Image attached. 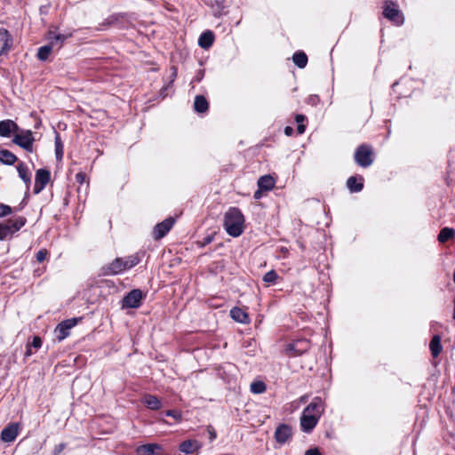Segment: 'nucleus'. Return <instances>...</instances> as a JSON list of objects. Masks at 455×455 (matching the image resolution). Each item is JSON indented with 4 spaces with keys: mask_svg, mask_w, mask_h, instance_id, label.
<instances>
[{
    "mask_svg": "<svg viewBox=\"0 0 455 455\" xmlns=\"http://www.w3.org/2000/svg\"><path fill=\"white\" fill-rule=\"evenodd\" d=\"M323 400L316 396L303 410L300 417V427L305 433H310L317 425L319 419L323 412Z\"/></svg>",
    "mask_w": 455,
    "mask_h": 455,
    "instance_id": "f257e3e1",
    "label": "nucleus"
},
{
    "mask_svg": "<svg viewBox=\"0 0 455 455\" xmlns=\"http://www.w3.org/2000/svg\"><path fill=\"white\" fill-rule=\"evenodd\" d=\"M244 216L237 207H230L224 215L223 227L233 237L240 236L244 230Z\"/></svg>",
    "mask_w": 455,
    "mask_h": 455,
    "instance_id": "f03ea898",
    "label": "nucleus"
},
{
    "mask_svg": "<svg viewBox=\"0 0 455 455\" xmlns=\"http://www.w3.org/2000/svg\"><path fill=\"white\" fill-rule=\"evenodd\" d=\"M27 219L23 216H18L14 219H9L0 223V240L11 239L13 235L25 226Z\"/></svg>",
    "mask_w": 455,
    "mask_h": 455,
    "instance_id": "7ed1b4c3",
    "label": "nucleus"
},
{
    "mask_svg": "<svg viewBox=\"0 0 455 455\" xmlns=\"http://www.w3.org/2000/svg\"><path fill=\"white\" fill-rule=\"evenodd\" d=\"M34 133L30 130L20 129L16 132L12 143L23 148L27 152H33V144L35 142Z\"/></svg>",
    "mask_w": 455,
    "mask_h": 455,
    "instance_id": "20e7f679",
    "label": "nucleus"
},
{
    "mask_svg": "<svg viewBox=\"0 0 455 455\" xmlns=\"http://www.w3.org/2000/svg\"><path fill=\"white\" fill-rule=\"evenodd\" d=\"M383 16L396 26H401L404 22L403 12L393 1H386L384 3Z\"/></svg>",
    "mask_w": 455,
    "mask_h": 455,
    "instance_id": "39448f33",
    "label": "nucleus"
},
{
    "mask_svg": "<svg viewBox=\"0 0 455 455\" xmlns=\"http://www.w3.org/2000/svg\"><path fill=\"white\" fill-rule=\"evenodd\" d=\"M355 163L363 167L367 168L373 163L371 148L366 144L360 145L354 155Z\"/></svg>",
    "mask_w": 455,
    "mask_h": 455,
    "instance_id": "423d86ee",
    "label": "nucleus"
},
{
    "mask_svg": "<svg viewBox=\"0 0 455 455\" xmlns=\"http://www.w3.org/2000/svg\"><path fill=\"white\" fill-rule=\"evenodd\" d=\"M310 348V342L307 339H293L285 346V353L289 356H299Z\"/></svg>",
    "mask_w": 455,
    "mask_h": 455,
    "instance_id": "0eeeda50",
    "label": "nucleus"
},
{
    "mask_svg": "<svg viewBox=\"0 0 455 455\" xmlns=\"http://www.w3.org/2000/svg\"><path fill=\"white\" fill-rule=\"evenodd\" d=\"M143 298L144 294L140 289H133L123 298L122 308H138Z\"/></svg>",
    "mask_w": 455,
    "mask_h": 455,
    "instance_id": "6e6552de",
    "label": "nucleus"
},
{
    "mask_svg": "<svg viewBox=\"0 0 455 455\" xmlns=\"http://www.w3.org/2000/svg\"><path fill=\"white\" fill-rule=\"evenodd\" d=\"M80 319L75 317L60 322L54 330L58 341L65 339L69 335V331L77 324Z\"/></svg>",
    "mask_w": 455,
    "mask_h": 455,
    "instance_id": "1a4fd4ad",
    "label": "nucleus"
},
{
    "mask_svg": "<svg viewBox=\"0 0 455 455\" xmlns=\"http://www.w3.org/2000/svg\"><path fill=\"white\" fill-rule=\"evenodd\" d=\"M50 180V171L44 168L38 169L35 177L34 194L37 195L41 193L49 183Z\"/></svg>",
    "mask_w": 455,
    "mask_h": 455,
    "instance_id": "9d476101",
    "label": "nucleus"
},
{
    "mask_svg": "<svg viewBox=\"0 0 455 455\" xmlns=\"http://www.w3.org/2000/svg\"><path fill=\"white\" fill-rule=\"evenodd\" d=\"M124 265V259L123 258H116L109 264L102 267L101 271L104 275H116L122 274L128 268Z\"/></svg>",
    "mask_w": 455,
    "mask_h": 455,
    "instance_id": "9b49d317",
    "label": "nucleus"
},
{
    "mask_svg": "<svg viewBox=\"0 0 455 455\" xmlns=\"http://www.w3.org/2000/svg\"><path fill=\"white\" fill-rule=\"evenodd\" d=\"M174 222V219L169 217L165 219L164 221L156 224L153 231L154 238L156 240H159L164 237L172 228Z\"/></svg>",
    "mask_w": 455,
    "mask_h": 455,
    "instance_id": "f8f14e48",
    "label": "nucleus"
},
{
    "mask_svg": "<svg viewBox=\"0 0 455 455\" xmlns=\"http://www.w3.org/2000/svg\"><path fill=\"white\" fill-rule=\"evenodd\" d=\"M292 435V429L287 424H280L275 431V441L279 444H284L287 443Z\"/></svg>",
    "mask_w": 455,
    "mask_h": 455,
    "instance_id": "ddd939ff",
    "label": "nucleus"
},
{
    "mask_svg": "<svg viewBox=\"0 0 455 455\" xmlns=\"http://www.w3.org/2000/svg\"><path fill=\"white\" fill-rule=\"evenodd\" d=\"M12 46V36L6 28H0V55L7 54Z\"/></svg>",
    "mask_w": 455,
    "mask_h": 455,
    "instance_id": "4468645a",
    "label": "nucleus"
},
{
    "mask_svg": "<svg viewBox=\"0 0 455 455\" xmlns=\"http://www.w3.org/2000/svg\"><path fill=\"white\" fill-rule=\"evenodd\" d=\"M19 434V424L11 423L7 425L1 432V440L5 443L13 442Z\"/></svg>",
    "mask_w": 455,
    "mask_h": 455,
    "instance_id": "2eb2a0df",
    "label": "nucleus"
},
{
    "mask_svg": "<svg viewBox=\"0 0 455 455\" xmlns=\"http://www.w3.org/2000/svg\"><path fill=\"white\" fill-rule=\"evenodd\" d=\"M20 131L19 125L11 119L0 121V136L10 137L12 132Z\"/></svg>",
    "mask_w": 455,
    "mask_h": 455,
    "instance_id": "dca6fc26",
    "label": "nucleus"
},
{
    "mask_svg": "<svg viewBox=\"0 0 455 455\" xmlns=\"http://www.w3.org/2000/svg\"><path fill=\"white\" fill-rule=\"evenodd\" d=\"M363 181L362 175L351 176L347 180V187L351 193H358L363 188Z\"/></svg>",
    "mask_w": 455,
    "mask_h": 455,
    "instance_id": "f3484780",
    "label": "nucleus"
},
{
    "mask_svg": "<svg viewBox=\"0 0 455 455\" xmlns=\"http://www.w3.org/2000/svg\"><path fill=\"white\" fill-rule=\"evenodd\" d=\"M142 403L148 409L152 411H158L163 406L161 400L157 396L151 394L144 395L142 397Z\"/></svg>",
    "mask_w": 455,
    "mask_h": 455,
    "instance_id": "a211bd4d",
    "label": "nucleus"
},
{
    "mask_svg": "<svg viewBox=\"0 0 455 455\" xmlns=\"http://www.w3.org/2000/svg\"><path fill=\"white\" fill-rule=\"evenodd\" d=\"M47 38L49 44L53 48L60 49L68 36L62 34H57L54 31H49Z\"/></svg>",
    "mask_w": 455,
    "mask_h": 455,
    "instance_id": "6ab92c4d",
    "label": "nucleus"
},
{
    "mask_svg": "<svg viewBox=\"0 0 455 455\" xmlns=\"http://www.w3.org/2000/svg\"><path fill=\"white\" fill-rule=\"evenodd\" d=\"M162 447L158 443H147L140 445L136 448V455H154L156 451L161 450Z\"/></svg>",
    "mask_w": 455,
    "mask_h": 455,
    "instance_id": "aec40b11",
    "label": "nucleus"
},
{
    "mask_svg": "<svg viewBox=\"0 0 455 455\" xmlns=\"http://www.w3.org/2000/svg\"><path fill=\"white\" fill-rule=\"evenodd\" d=\"M230 315L235 322L241 323H248L250 322L248 314L237 307H235L230 310Z\"/></svg>",
    "mask_w": 455,
    "mask_h": 455,
    "instance_id": "412c9836",
    "label": "nucleus"
},
{
    "mask_svg": "<svg viewBox=\"0 0 455 455\" xmlns=\"http://www.w3.org/2000/svg\"><path fill=\"white\" fill-rule=\"evenodd\" d=\"M17 171L19 177L24 181L27 188H28L31 184V174L28 166L23 162H20L17 165Z\"/></svg>",
    "mask_w": 455,
    "mask_h": 455,
    "instance_id": "4be33fe9",
    "label": "nucleus"
},
{
    "mask_svg": "<svg viewBox=\"0 0 455 455\" xmlns=\"http://www.w3.org/2000/svg\"><path fill=\"white\" fill-rule=\"evenodd\" d=\"M194 109L196 113L203 114L208 111L209 103L203 95H196L194 101Z\"/></svg>",
    "mask_w": 455,
    "mask_h": 455,
    "instance_id": "5701e85b",
    "label": "nucleus"
},
{
    "mask_svg": "<svg viewBox=\"0 0 455 455\" xmlns=\"http://www.w3.org/2000/svg\"><path fill=\"white\" fill-rule=\"evenodd\" d=\"M18 160V157L8 149H0V162L6 165H12Z\"/></svg>",
    "mask_w": 455,
    "mask_h": 455,
    "instance_id": "b1692460",
    "label": "nucleus"
},
{
    "mask_svg": "<svg viewBox=\"0 0 455 455\" xmlns=\"http://www.w3.org/2000/svg\"><path fill=\"white\" fill-rule=\"evenodd\" d=\"M143 256H144L143 251H138L134 254H132L125 258H123L124 259V266H126V267L128 269H131L141 261Z\"/></svg>",
    "mask_w": 455,
    "mask_h": 455,
    "instance_id": "393cba45",
    "label": "nucleus"
},
{
    "mask_svg": "<svg viewBox=\"0 0 455 455\" xmlns=\"http://www.w3.org/2000/svg\"><path fill=\"white\" fill-rule=\"evenodd\" d=\"M429 348L433 357H437L443 350L441 338L439 335H434L429 343Z\"/></svg>",
    "mask_w": 455,
    "mask_h": 455,
    "instance_id": "a878e982",
    "label": "nucleus"
},
{
    "mask_svg": "<svg viewBox=\"0 0 455 455\" xmlns=\"http://www.w3.org/2000/svg\"><path fill=\"white\" fill-rule=\"evenodd\" d=\"M213 41H214L213 33L210 30H207L200 36V37L198 39V44L202 48L207 49L213 44Z\"/></svg>",
    "mask_w": 455,
    "mask_h": 455,
    "instance_id": "bb28decb",
    "label": "nucleus"
},
{
    "mask_svg": "<svg viewBox=\"0 0 455 455\" xmlns=\"http://www.w3.org/2000/svg\"><path fill=\"white\" fill-rule=\"evenodd\" d=\"M275 180L270 175H264L258 180V188L264 191H270L275 187Z\"/></svg>",
    "mask_w": 455,
    "mask_h": 455,
    "instance_id": "cd10ccee",
    "label": "nucleus"
},
{
    "mask_svg": "<svg viewBox=\"0 0 455 455\" xmlns=\"http://www.w3.org/2000/svg\"><path fill=\"white\" fill-rule=\"evenodd\" d=\"M455 236V230L451 228H443L437 236L439 243H446L449 240L453 239Z\"/></svg>",
    "mask_w": 455,
    "mask_h": 455,
    "instance_id": "c85d7f7f",
    "label": "nucleus"
},
{
    "mask_svg": "<svg viewBox=\"0 0 455 455\" xmlns=\"http://www.w3.org/2000/svg\"><path fill=\"white\" fill-rule=\"evenodd\" d=\"M292 60L294 64L299 68H305L307 64V56L301 51L296 52L292 56Z\"/></svg>",
    "mask_w": 455,
    "mask_h": 455,
    "instance_id": "c756f323",
    "label": "nucleus"
},
{
    "mask_svg": "<svg viewBox=\"0 0 455 455\" xmlns=\"http://www.w3.org/2000/svg\"><path fill=\"white\" fill-rule=\"evenodd\" d=\"M197 448V443L193 440H186L183 441L180 444V451L183 453L189 454L192 453Z\"/></svg>",
    "mask_w": 455,
    "mask_h": 455,
    "instance_id": "7c9ffc66",
    "label": "nucleus"
},
{
    "mask_svg": "<svg viewBox=\"0 0 455 455\" xmlns=\"http://www.w3.org/2000/svg\"><path fill=\"white\" fill-rule=\"evenodd\" d=\"M52 50H53V47L49 44L46 45L41 46L38 49L37 53H36L37 59L42 61L47 60L51 52H52Z\"/></svg>",
    "mask_w": 455,
    "mask_h": 455,
    "instance_id": "2f4dec72",
    "label": "nucleus"
},
{
    "mask_svg": "<svg viewBox=\"0 0 455 455\" xmlns=\"http://www.w3.org/2000/svg\"><path fill=\"white\" fill-rule=\"evenodd\" d=\"M118 20V17L116 15H111L108 17L103 22L99 24V26L95 28L97 31H103L108 29L109 27L114 25Z\"/></svg>",
    "mask_w": 455,
    "mask_h": 455,
    "instance_id": "473e14b6",
    "label": "nucleus"
},
{
    "mask_svg": "<svg viewBox=\"0 0 455 455\" xmlns=\"http://www.w3.org/2000/svg\"><path fill=\"white\" fill-rule=\"evenodd\" d=\"M278 278H279V276H278L277 273L275 270H270L263 275L262 280H263V282H265L266 283H267L269 285V284H275Z\"/></svg>",
    "mask_w": 455,
    "mask_h": 455,
    "instance_id": "72a5a7b5",
    "label": "nucleus"
},
{
    "mask_svg": "<svg viewBox=\"0 0 455 455\" xmlns=\"http://www.w3.org/2000/svg\"><path fill=\"white\" fill-rule=\"evenodd\" d=\"M266 384L263 381H254L251 384V391L253 394H262L266 391Z\"/></svg>",
    "mask_w": 455,
    "mask_h": 455,
    "instance_id": "f704fd0d",
    "label": "nucleus"
},
{
    "mask_svg": "<svg viewBox=\"0 0 455 455\" xmlns=\"http://www.w3.org/2000/svg\"><path fill=\"white\" fill-rule=\"evenodd\" d=\"M55 154L57 159H61L63 156V145L59 134L55 137Z\"/></svg>",
    "mask_w": 455,
    "mask_h": 455,
    "instance_id": "c9c22d12",
    "label": "nucleus"
},
{
    "mask_svg": "<svg viewBox=\"0 0 455 455\" xmlns=\"http://www.w3.org/2000/svg\"><path fill=\"white\" fill-rule=\"evenodd\" d=\"M226 0H209L210 5L215 9L217 13H220L225 8Z\"/></svg>",
    "mask_w": 455,
    "mask_h": 455,
    "instance_id": "e433bc0d",
    "label": "nucleus"
},
{
    "mask_svg": "<svg viewBox=\"0 0 455 455\" xmlns=\"http://www.w3.org/2000/svg\"><path fill=\"white\" fill-rule=\"evenodd\" d=\"M12 212V208L9 205L0 204V217H4Z\"/></svg>",
    "mask_w": 455,
    "mask_h": 455,
    "instance_id": "4c0bfd02",
    "label": "nucleus"
},
{
    "mask_svg": "<svg viewBox=\"0 0 455 455\" xmlns=\"http://www.w3.org/2000/svg\"><path fill=\"white\" fill-rule=\"evenodd\" d=\"M28 346H31V348L38 349L42 347V339L39 336H34L31 343H28Z\"/></svg>",
    "mask_w": 455,
    "mask_h": 455,
    "instance_id": "58836bf2",
    "label": "nucleus"
},
{
    "mask_svg": "<svg viewBox=\"0 0 455 455\" xmlns=\"http://www.w3.org/2000/svg\"><path fill=\"white\" fill-rule=\"evenodd\" d=\"M165 415L167 417L173 418L176 421H179V420L181 419V413L180 411H175V410H168V411H166Z\"/></svg>",
    "mask_w": 455,
    "mask_h": 455,
    "instance_id": "ea45409f",
    "label": "nucleus"
},
{
    "mask_svg": "<svg viewBox=\"0 0 455 455\" xmlns=\"http://www.w3.org/2000/svg\"><path fill=\"white\" fill-rule=\"evenodd\" d=\"M47 253L48 252L45 249L38 251L36 254V260L38 262H43L46 259Z\"/></svg>",
    "mask_w": 455,
    "mask_h": 455,
    "instance_id": "a19ab883",
    "label": "nucleus"
},
{
    "mask_svg": "<svg viewBox=\"0 0 455 455\" xmlns=\"http://www.w3.org/2000/svg\"><path fill=\"white\" fill-rule=\"evenodd\" d=\"M65 448H66V443H61L53 448L52 454V455H60Z\"/></svg>",
    "mask_w": 455,
    "mask_h": 455,
    "instance_id": "79ce46f5",
    "label": "nucleus"
},
{
    "mask_svg": "<svg viewBox=\"0 0 455 455\" xmlns=\"http://www.w3.org/2000/svg\"><path fill=\"white\" fill-rule=\"evenodd\" d=\"M85 180H86V174L84 172H77L76 174V181L79 184H83L84 182H85Z\"/></svg>",
    "mask_w": 455,
    "mask_h": 455,
    "instance_id": "37998d69",
    "label": "nucleus"
},
{
    "mask_svg": "<svg viewBox=\"0 0 455 455\" xmlns=\"http://www.w3.org/2000/svg\"><path fill=\"white\" fill-rule=\"evenodd\" d=\"M305 455H322L318 448H311L306 451Z\"/></svg>",
    "mask_w": 455,
    "mask_h": 455,
    "instance_id": "c03bdc74",
    "label": "nucleus"
},
{
    "mask_svg": "<svg viewBox=\"0 0 455 455\" xmlns=\"http://www.w3.org/2000/svg\"><path fill=\"white\" fill-rule=\"evenodd\" d=\"M204 75V71L203 69L198 70V72L196 73V76L193 79V82L199 83L203 79Z\"/></svg>",
    "mask_w": 455,
    "mask_h": 455,
    "instance_id": "a18cd8bd",
    "label": "nucleus"
},
{
    "mask_svg": "<svg viewBox=\"0 0 455 455\" xmlns=\"http://www.w3.org/2000/svg\"><path fill=\"white\" fill-rule=\"evenodd\" d=\"M212 240H213V236L212 235H206L204 238L203 242H202V246H204V245H207V244L211 243L212 242Z\"/></svg>",
    "mask_w": 455,
    "mask_h": 455,
    "instance_id": "49530a36",
    "label": "nucleus"
},
{
    "mask_svg": "<svg viewBox=\"0 0 455 455\" xmlns=\"http://www.w3.org/2000/svg\"><path fill=\"white\" fill-rule=\"evenodd\" d=\"M265 192L263 189L258 188V189L254 192L253 197L258 200L262 197V193Z\"/></svg>",
    "mask_w": 455,
    "mask_h": 455,
    "instance_id": "de8ad7c7",
    "label": "nucleus"
},
{
    "mask_svg": "<svg viewBox=\"0 0 455 455\" xmlns=\"http://www.w3.org/2000/svg\"><path fill=\"white\" fill-rule=\"evenodd\" d=\"M306 120V116L301 114H298L295 116V121L298 124H302Z\"/></svg>",
    "mask_w": 455,
    "mask_h": 455,
    "instance_id": "09e8293b",
    "label": "nucleus"
},
{
    "mask_svg": "<svg viewBox=\"0 0 455 455\" xmlns=\"http://www.w3.org/2000/svg\"><path fill=\"white\" fill-rule=\"evenodd\" d=\"M318 100H319L318 96H316V95H311V96L309 97V100H308V102H309L310 104H312V105H315V104H316V102H317Z\"/></svg>",
    "mask_w": 455,
    "mask_h": 455,
    "instance_id": "8fccbe9b",
    "label": "nucleus"
},
{
    "mask_svg": "<svg viewBox=\"0 0 455 455\" xmlns=\"http://www.w3.org/2000/svg\"><path fill=\"white\" fill-rule=\"evenodd\" d=\"M306 126L303 124H298L297 131L299 134H302L305 132Z\"/></svg>",
    "mask_w": 455,
    "mask_h": 455,
    "instance_id": "3c124183",
    "label": "nucleus"
},
{
    "mask_svg": "<svg viewBox=\"0 0 455 455\" xmlns=\"http://www.w3.org/2000/svg\"><path fill=\"white\" fill-rule=\"evenodd\" d=\"M293 132V129L291 127V126H286L284 128V133L287 135V136H291Z\"/></svg>",
    "mask_w": 455,
    "mask_h": 455,
    "instance_id": "603ef678",
    "label": "nucleus"
},
{
    "mask_svg": "<svg viewBox=\"0 0 455 455\" xmlns=\"http://www.w3.org/2000/svg\"><path fill=\"white\" fill-rule=\"evenodd\" d=\"M32 354H33V351H32L31 346H28V345H27V350H26V352H25V357H28V356H30Z\"/></svg>",
    "mask_w": 455,
    "mask_h": 455,
    "instance_id": "864d4df0",
    "label": "nucleus"
},
{
    "mask_svg": "<svg viewBox=\"0 0 455 455\" xmlns=\"http://www.w3.org/2000/svg\"><path fill=\"white\" fill-rule=\"evenodd\" d=\"M300 400H301V402H306L307 397L306 396H302Z\"/></svg>",
    "mask_w": 455,
    "mask_h": 455,
    "instance_id": "5fc2aeb1",
    "label": "nucleus"
},
{
    "mask_svg": "<svg viewBox=\"0 0 455 455\" xmlns=\"http://www.w3.org/2000/svg\"><path fill=\"white\" fill-rule=\"evenodd\" d=\"M172 76L173 78L176 76V71L173 72Z\"/></svg>",
    "mask_w": 455,
    "mask_h": 455,
    "instance_id": "6e6d98bb",
    "label": "nucleus"
},
{
    "mask_svg": "<svg viewBox=\"0 0 455 455\" xmlns=\"http://www.w3.org/2000/svg\"><path fill=\"white\" fill-rule=\"evenodd\" d=\"M39 124H40V123L36 124L35 127H36V128H38V127H39Z\"/></svg>",
    "mask_w": 455,
    "mask_h": 455,
    "instance_id": "4d7b16f0",
    "label": "nucleus"
}]
</instances>
